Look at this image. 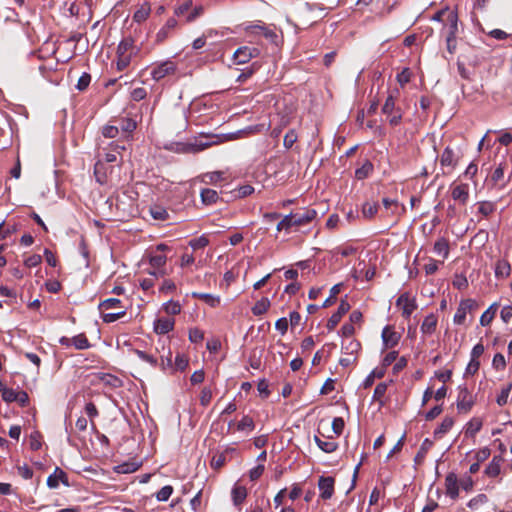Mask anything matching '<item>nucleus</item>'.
<instances>
[{
    "label": "nucleus",
    "instance_id": "1",
    "mask_svg": "<svg viewBox=\"0 0 512 512\" xmlns=\"http://www.w3.org/2000/svg\"><path fill=\"white\" fill-rule=\"evenodd\" d=\"M112 308H123L121 300L117 298H108L99 304V310L102 314V320L105 323H112L126 315L125 310L120 312H109Z\"/></svg>",
    "mask_w": 512,
    "mask_h": 512
},
{
    "label": "nucleus",
    "instance_id": "2",
    "mask_svg": "<svg viewBox=\"0 0 512 512\" xmlns=\"http://www.w3.org/2000/svg\"><path fill=\"white\" fill-rule=\"evenodd\" d=\"M168 249L169 247L166 244L161 243L156 246L155 251L150 253L149 263L154 269V271L149 272L151 275L155 277L165 275L164 266L166 265L167 257L163 252Z\"/></svg>",
    "mask_w": 512,
    "mask_h": 512
},
{
    "label": "nucleus",
    "instance_id": "3",
    "mask_svg": "<svg viewBox=\"0 0 512 512\" xmlns=\"http://www.w3.org/2000/svg\"><path fill=\"white\" fill-rule=\"evenodd\" d=\"M58 65V62L54 65L53 61L50 60L40 67L42 75L54 85H59L64 76L62 68H57Z\"/></svg>",
    "mask_w": 512,
    "mask_h": 512
},
{
    "label": "nucleus",
    "instance_id": "4",
    "mask_svg": "<svg viewBox=\"0 0 512 512\" xmlns=\"http://www.w3.org/2000/svg\"><path fill=\"white\" fill-rule=\"evenodd\" d=\"M478 308V303L476 300L468 298L461 300L457 311L454 315L453 322L457 325H462L465 323L466 315L468 312H472Z\"/></svg>",
    "mask_w": 512,
    "mask_h": 512
},
{
    "label": "nucleus",
    "instance_id": "5",
    "mask_svg": "<svg viewBox=\"0 0 512 512\" xmlns=\"http://www.w3.org/2000/svg\"><path fill=\"white\" fill-rule=\"evenodd\" d=\"M137 115L134 117H131L129 115L126 116H120L118 118H115L112 122L116 124V126L119 127V132L121 131L124 134V137L126 139L131 137V134L135 131L137 128Z\"/></svg>",
    "mask_w": 512,
    "mask_h": 512
},
{
    "label": "nucleus",
    "instance_id": "6",
    "mask_svg": "<svg viewBox=\"0 0 512 512\" xmlns=\"http://www.w3.org/2000/svg\"><path fill=\"white\" fill-rule=\"evenodd\" d=\"M382 112L387 115L390 124L393 126L398 125L402 119V112L399 107H396L395 98H386Z\"/></svg>",
    "mask_w": 512,
    "mask_h": 512
},
{
    "label": "nucleus",
    "instance_id": "7",
    "mask_svg": "<svg viewBox=\"0 0 512 512\" xmlns=\"http://www.w3.org/2000/svg\"><path fill=\"white\" fill-rule=\"evenodd\" d=\"M474 405V399L466 386H460L457 396V409L460 412L468 413Z\"/></svg>",
    "mask_w": 512,
    "mask_h": 512
},
{
    "label": "nucleus",
    "instance_id": "8",
    "mask_svg": "<svg viewBox=\"0 0 512 512\" xmlns=\"http://www.w3.org/2000/svg\"><path fill=\"white\" fill-rule=\"evenodd\" d=\"M450 189L453 200L462 206H466L470 197L469 185L466 183L452 184Z\"/></svg>",
    "mask_w": 512,
    "mask_h": 512
},
{
    "label": "nucleus",
    "instance_id": "9",
    "mask_svg": "<svg viewBox=\"0 0 512 512\" xmlns=\"http://www.w3.org/2000/svg\"><path fill=\"white\" fill-rule=\"evenodd\" d=\"M335 479L331 476H321L318 480L319 497L323 500H329L334 494Z\"/></svg>",
    "mask_w": 512,
    "mask_h": 512
},
{
    "label": "nucleus",
    "instance_id": "10",
    "mask_svg": "<svg viewBox=\"0 0 512 512\" xmlns=\"http://www.w3.org/2000/svg\"><path fill=\"white\" fill-rule=\"evenodd\" d=\"M293 215V223L295 227L305 226L311 223L317 217V211L312 208H304L300 211L292 213Z\"/></svg>",
    "mask_w": 512,
    "mask_h": 512
},
{
    "label": "nucleus",
    "instance_id": "11",
    "mask_svg": "<svg viewBox=\"0 0 512 512\" xmlns=\"http://www.w3.org/2000/svg\"><path fill=\"white\" fill-rule=\"evenodd\" d=\"M260 54V50L256 47L243 46L239 47L233 54L234 60L238 64H244L250 61L252 58L257 57Z\"/></svg>",
    "mask_w": 512,
    "mask_h": 512
},
{
    "label": "nucleus",
    "instance_id": "12",
    "mask_svg": "<svg viewBox=\"0 0 512 512\" xmlns=\"http://www.w3.org/2000/svg\"><path fill=\"white\" fill-rule=\"evenodd\" d=\"M175 70H176L175 63L170 60H167V61L161 62L160 64H157L156 66H154L151 69L150 74L153 79L160 80V79L164 78L165 76L174 73Z\"/></svg>",
    "mask_w": 512,
    "mask_h": 512
},
{
    "label": "nucleus",
    "instance_id": "13",
    "mask_svg": "<svg viewBox=\"0 0 512 512\" xmlns=\"http://www.w3.org/2000/svg\"><path fill=\"white\" fill-rule=\"evenodd\" d=\"M382 341L384 349H390L398 345L400 334L394 330V327L387 325L382 330Z\"/></svg>",
    "mask_w": 512,
    "mask_h": 512
},
{
    "label": "nucleus",
    "instance_id": "14",
    "mask_svg": "<svg viewBox=\"0 0 512 512\" xmlns=\"http://www.w3.org/2000/svg\"><path fill=\"white\" fill-rule=\"evenodd\" d=\"M458 32V15L457 12L448 13L447 21L444 23L442 33L444 37L456 38Z\"/></svg>",
    "mask_w": 512,
    "mask_h": 512
},
{
    "label": "nucleus",
    "instance_id": "15",
    "mask_svg": "<svg viewBox=\"0 0 512 512\" xmlns=\"http://www.w3.org/2000/svg\"><path fill=\"white\" fill-rule=\"evenodd\" d=\"M112 173V167L108 166L102 160H98L94 166V174L96 180L101 185L106 184L108 181V175Z\"/></svg>",
    "mask_w": 512,
    "mask_h": 512
},
{
    "label": "nucleus",
    "instance_id": "16",
    "mask_svg": "<svg viewBox=\"0 0 512 512\" xmlns=\"http://www.w3.org/2000/svg\"><path fill=\"white\" fill-rule=\"evenodd\" d=\"M175 320L173 318H158L154 321V332L156 334L164 335L174 329Z\"/></svg>",
    "mask_w": 512,
    "mask_h": 512
},
{
    "label": "nucleus",
    "instance_id": "17",
    "mask_svg": "<svg viewBox=\"0 0 512 512\" xmlns=\"http://www.w3.org/2000/svg\"><path fill=\"white\" fill-rule=\"evenodd\" d=\"M446 494L455 500L459 495V483L457 475L453 472L448 473L445 478Z\"/></svg>",
    "mask_w": 512,
    "mask_h": 512
},
{
    "label": "nucleus",
    "instance_id": "18",
    "mask_svg": "<svg viewBox=\"0 0 512 512\" xmlns=\"http://www.w3.org/2000/svg\"><path fill=\"white\" fill-rule=\"evenodd\" d=\"M74 347L77 350H85L91 347V344L84 333H80L71 338L66 337V348Z\"/></svg>",
    "mask_w": 512,
    "mask_h": 512
},
{
    "label": "nucleus",
    "instance_id": "19",
    "mask_svg": "<svg viewBox=\"0 0 512 512\" xmlns=\"http://www.w3.org/2000/svg\"><path fill=\"white\" fill-rule=\"evenodd\" d=\"M506 168L505 163H500L495 170L492 172L489 182L492 184L493 187L497 189H503L506 186V182L503 181L504 179V171Z\"/></svg>",
    "mask_w": 512,
    "mask_h": 512
},
{
    "label": "nucleus",
    "instance_id": "20",
    "mask_svg": "<svg viewBox=\"0 0 512 512\" xmlns=\"http://www.w3.org/2000/svg\"><path fill=\"white\" fill-rule=\"evenodd\" d=\"M438 324V318L434 313H430L427 315L420 327V330L423 335H431L436 331Z\"/></svg>",
    "mask_w": 512,
    "mask_h": 512
},
{
    "label": "nucleus",
    "instance_id": "21",
    "mask_svg": "<svg viewBox=\"0 0 512 512\" xmlns=\"http://www.w3.org/2000/svg\"><path fill=\"white\" fill-rule=\"evenodd\" d=\"M332 439V436H328L327 439H322L317 435L314 436V441L316 442L317 446L325 453H333L338 449V443Z\"/></svg>",
    "mask_w": 512,
    "mask_h": 512
},
{
    "label": "nucleus",
    "instance_id": "22",
    "mask_svg": "<svg viewBox=\"0 0 512 512\" xmlns=\"http://www.w3.org/2000/svg\"><path fill=\"white\" fill-rule=\"evenodd\" d=\"M457 156L451 147H446L440 156V164L442 167L455 168L457 165Z\"/></svg>",
    "mask_w": 512,
    "mask_h": 512
},
{
    "label": "nucleus",
    "instance_id": "23",
    "mask_svg": "<svg viewBox=\"0 0 512 512\" xmlns=\"http://www.w3.org/2000/svg\"><path fill=\"white\" fill-rule=\"evenodd\" d=\"M382 204L385 208L386 216H395L400 213V210L405 211V207L400 205V203L395 199L384 197L382 199Z\"/></svg>",
    "mask_w": 512,
    "mask_h": 512
},
{
    "label": "nucleus",
    "instance_id": "24",
    "mask_svg": "<svg viewBox=\"0 0 512 512\" xmlns=\"http://www.w3.org/2000/svg\"><path fill=\"white\" fill-rule=\"evenodd\" d=\"M495 276L496 278H507L511 274V265L506 259H499L495 263Z\"/></svg>",
    "mask_w": 512,
    "mask_h": 512
},
{
    "label": "nucleus",
    "instance_id": "25",
    "mask_svg": "<svg viewBox=\"0 0 512 512\" xmlns=\"http://www.w3.org/2000/svg\"><path fill=\"white\" fill-rule=\"evenodd\" d=\"M248 495L247 489L245 486H241L235 484L231 491L232 501L235 506H240L246 499Z\"/></svg>",
    "mask_w": 512,
    "mask_h": 512
},
{
    "label": "nucleus",
    "instance_id": "26",
    "mask_svg": "<svg viewBox=\"0 0 512 512\" xmlns=\"http://www.w3.org/2000/svg\"><path fill=\"white\" fill-rule=\"evenodd\" d=\"M502 462H503L502 456H494L492 458L491 462L486 467V469L484 471L485 474L490 478L497 477L500 474V468H501Z\"/></svg>",
    "mask_w": 512,
    "mask_h": 512
},
{
    "label": "nucleus",
    "instance_id": "27",
    "mask_svg": "<svg viewBox=\"0 0 512 512\" xmlns=\"http://www.w3.org/2000/svg\"><path fill=\"white\" fill-rule=\"evenodd\" d=\"M454 425V419L452 417L446 416L440 425L434 430V438L441 439L446 433L450 431V429Z\"/></svg>",
    "mask_w": 512,
    "mask_h": 512
},
{
    "label": "nucleus",
    "instance_id": "28",
    "mask_svg": "<svg viewBox=\"0 0 512 512\" xmlns=\"http://www.w3.org/2000/svg\"><path fill=\"white\" fill-rule=\"evenodd\" d=\"M177 26V20L174 17H170L165 25L158 31L156 35L157 42L164 41L171 30H173Z\"/></svg>",
    "mask_w": 512,
    "mask_h": 512
},
{
    "label": "nucleus",
    "instance_id": "29",
    "mask_svg": "<svg viewBox=\"0 0 512 512\" xmlns=\"http://www.w3.org/2000/svg\"><path fill=\"white\" fill-rule=\"evenodd\" d=\"M498 307L499 303L494 302L489 306V308L486 311L483 312V314L480 317V324L482 326H488L493 321L498 310Z\"/></svg>",
    "mask_w": 512,
    "mask_h": 512
},
{
    "label": "nucleus",
    "instance_id": "30",
    "mask_svg": "<svg viewBox=\"0 0 512 512\" xmlns=\"http://www.w3.org/2000/svg\"><path fill=\"white\" fill-rule=\"evenodd\" d=\"M483 421L480 418H472L467 424L465 429L466 437H475V435L481 430Z\"/></svg>",
    "mask_w": 512,
    "mask_h": 512
},
{
    "label": "nucleus",
    "instance_id": "31",
    "mask_svg": "<svg viewBox=\"0 0 512 512\" xmlns=\"http://www.w3.org/2000/svg\"><path fill=\"white\" fill-rule=\"evenodd\" d=\"M385 373L386 372L384 368L376 367L375 369H373L371 373L363 381V388H370L374 384L375 379L383 378L385 376Z\"/></svg>",
    "mask_w": 512,
    "mask_h": 512
},
{
    "label": "nucleus",
    "instance_id": "32",
    "mask_svg": "<svg viewBox=\"0 0 512 512\" xmlns=\"http://www.w3.org/2000/svg\"><path fill=\"white\" fill-rule=\"evenodd\" d=\"M192 297L202 300L210 307H217L220 304V297L208 293L193 292Z\"/></svg>",
    "mask_w": 512,
    "mask_h": 512
},
{
    "label": "nucleus",
    "instance_id": "33",
    "mask_svg": "<svg viewBox=\"0 0 512 512\" xmlns=\"http://www.w3.org/2000/svg\"><path fill=\"white\" fill-rule=\"evenodd\" d=\"M164 148L175 153H188L193 150V144L183 142H171L169 144L164 145Z\"/></svg>",
    "mask_w": 512,
    "mask_h": 512
},
{
    "label": "nucleus",
    "instance_id": "34",
    "mask_svg": "<svg viewBox=\"0 0 512 512\" xmlns=\"http://www.w3.org/2000/svg\"><path fill=\"white\" fill-rule=\"evenodd\" d=\"M200 196H201L202 203L205 205L215 204L219 199V195H218L217 191L210 189V188L202 189Z\"/></svg>",
    "mask_w": 512,
    "mask_h": 512
},
{
    "label": "nucleus",
    "instance_id": "35",
    "mask_svg": "<svg viewBox=\"0 0 512 512\" xmlns=\"http://www.w3.org/2000/svg\"><path fill=\"white\" fill-rule=\"evenodd\" d=\"M270 305V300L267 297H263L254 304V306L251 308V311L253 315L261 316L268 311Z\"/></svg>",
    "mask_w": 512,
    "mask_h": 512
},
{
    "label": "nucleus",
    "instance_id": "36",
    "mask_svg": "<svg viewBox=\"0 0 512 512\" xmlns=\"http://www.w3.org/2000/svg\"><path fill=\"white\" fill-rule=\"evenodd\" d=\"M434 252L446 259L449 255V242L446 238L438 239L434 244Z\"/></svg>",
    "mask_w": 512,
    "mask_h": 512
},
{
    "label": "nucleus",
    "instance_id": "37",
    "mask_svg": "<svg viewBox=\"0 0 512 512\" xmlns=\"http://www.w3.org/2000/svg\"><path fill=\"white\" fill-rule=\"evenodd\" d=\"M59 482L64 483V470L57 467L54 474H51L47 478V485L50 488H57L59 486Z\"/></svg>",
    "mask_w": 512,
    "mask_h": 512
},
{
    "label": "nucleus",
    "instance_id": "38",
    "mask_svg": "<svg viewBox=\"0 0 512 512\" xmlns=\"http://www.w3.org/2000/svg\"><path fill=\"white\" fill-rule=\"evenodd\" d=\"M379 210L377 202H365L362 206V215L366 219H372Z\"/></svg>",
    "mask_w": 512,
    "mask_h": 512
},
{
    "label": "nucleus",
    "instance_id": "39",
    "mask_svg": "<svg viewBox=\"0 0 512 512\" xmlns=\"http://www.w3.org/2000/svg\"><path fill=\"white\" fill-rule=\"evenodd\" d=\"M236 429L238 431L251 432L255 429V422L251 416L244 415L242 419L236 424Z\"/></svg>",
    "mask_w": 512,
    "mask_h": 512
},
{
    "label": "nucleus",
    "instance_id": "40",
    "mask_svg": "<svg viewBox=\"0 0 512 512\" xmlns=\"http://www.w3.org/2000/svg\"><path fill=\"white\" fill-rule=\"evenodd\" d=\"M372 172H373V164L369 160H366L361 167L356 169L355 177L358 180H363V179L367 178Z\"/></svg>",
    "mask_w": 512,
    "mask_h": 512
},
{
    "label": "nucleus",
    "instance_id": "41",
    "mask_svg": "<svg viewBox=\"0 0 512 512\" xmlns=\"http://www.w3.org/2000/svg\"><path fill=\"white\" fill-rule=\"evenodd\" d=\"M231 457H227L226 453H219L212 457L210 466L214 470H220L229 460Z\"/></svg>",
    "mask_w": 512,
    "mask_h": 512
},
{
    "label": "nucleus",
    "instance_id": "42",
    "mask_svg": "<svg viewBox=\"0 0 512 512\" xmlns=\"http://www.w3.org/2000/svg\"><path fill=\"white\" fill-rule=\"evenodd\" d=\"M388 384L385 382H381L377 384L373 393V400L378 402L381 406L384 405V396L387 392Z\"/></svg>",
    "mask_w": 512,
    "mask_h": 512
},
{
    "label": "nucleus",
    "instance_id": "43",
    "mask_svg": "<svg viewBox=\"0 0 512 512\" xmlns=\"http://www.w3.org/2000/svg\"><path fill=\"white\" fill-rule=\"evenodd\" d=\"M151 11L148 3L143 4L139 9L134 12L133 20L137 23H141L147 19Z\"/></svg>",
    "mask_w": 512,
    "mask_h": 512
},
{
    "label": "nucleus",
    "instance_id": "44",
    "mask_svg": "<svg viewBox=\"0 0 512 512\" xmlns=\"http://www.w3.org/2000/svg\"><path fill=\"white\" fill-rule=\"evenodd\" d=\"M361 349V344L357 340H350L346 345L342 347V352L344 355L348 356H357V353Z\"/></svg>",
    "mask_w": 512,
    "mask_h": 512
},
{
    "label": "nucleus",
    "instance_id": "45",
    "mask_svg": "<svg viewBox=\"0 0 512 512\" xmlns=\"http://www.w3.org/2000/svg\"><path fill=\"white\" fill-rule=\"evenodd\" d=\"M432 445H433V442L430 439H428V438H426L422 442L421 447H420L418 453L416 454V456L414 458V461H415L416 464H420L423 461V459L425 458L426 453L432 447Z\"/></svg>",
    "mask_w": 512,
    "mask_h": 512
},
{
    "label": "nucleus",
    "instance_id": "46",
    "mask_svg": "<svg viewBox=\"0 0 512 512\" xmlns=\"http://www.w3.org/2000/svg\"><path fill=\"white\" fill-rule=\"evenodd\" d=\"M343 287L342 283L335 284L330 289V296L323 302L322 307L327 308L336 302L337 295L341 292Z\"/></svg>",
    "mask_w": 512,
    "mask_h": 512
},
{
    "label": "nucleus",
    "instance_id": "47",
    "mask_svg": "<svg viewBox=\"0 0 512 512\" xmlns=\"http://www.w3.org/2000/svg\"><path fill=\"white\" fill-rule=\"evenodd\" d=\"M496 210V204L491 201H481L478 203V212L484 216L488 217Z\"/></svg>",
    "mask_w": 512,
    "mask_h": 512
},
{
    "label": "nucleus",
    "instance_id": "48",
    "mask_svg": "<svg viewBox=\"0 0 512 512\" xmlns=\"http://www.w3.org/2000/svg\"><path fill=\"white\" fill-rule=\"evenodd\" d=\"M162 309L167 313L168 315H178L181 312V305L178 301L169 300L166 303L163 304Z\"/></svg>",
    "mask_w": 512,
    "mask_h": 512
},
{
    "label": "nucleus",
    "instance_id": "49",
    "mask_svg": "<svg viewBox=\"0 0 512 512\" xmlns=\"http://www.w3.org/2000/svg\"><path fill=\"white\" fill-rule=\"evenodd\" d=\"M512 389V383L504 385L496 398V402L499 406H504L508 402V398Z\"/></svg>",
    "mask_w": 512,
    "mask_h": 512
},
{
    "label": "nucleus",
    "instance_id": "50",
    "mask_svg": "<svg viewBox=\"0 0 512 512\" xmlns=\"http://www.w3.org/2000/svg\"><path fill=\"white\" fill-rule=\"evenodd\" d=\"M141 360L147 362L150 366L152 367H158V359L153 356V355H150L144 351H141V350H138V349H135L133 351Z\"/></svg>",
    "mask_w": 512,
    "mask_h": 512
},
{
    "label": "nucleus",
    "instance_id": "51",
    "mask_svg": "<svg viewBox=\"0 0 512 512\" xmlns=\"http://www.w3.org/2000/svg\"><path fill=\"white\" fill-rule=\"evenodd\" d=\"M91 82V75L87 72H83L82 75L78 78L75 88L79 92H83L89 86Z\"/></svg>",
    "mask_w": 512,
    "mask_h": 512
},
{
    "label": "nucleus",
    "instance_id": "52",
    "mask_svg": "<svg viewBox=\"0 0 512 512\" xmlns=\"http://www.w3.org/2000/svg\"><path fill=\"white\" fill-rule=\"evenodd\" d=\"M209 244V239L205 236V235H202L198 238H194V239H191L189 241V246L193 249V250H199V249H203L205 248L207 245Z\"/></svg>",
    "mask_w": 512,
    "mask_h": 512
},
{
    "label": "nucleus",
    "instance_id": "53",
    "mask_svg": "<svg viewBox=\"0 0 512 512\" xmlns=\"http://www.w3.org/2000/svg\"><path fill=\"white\" fill-rule=\"evenodd\" d=\"M133 46V39L132 38H124L120 41L117 47V56H121L123 54H129L128 51Z\"/></svg>",
    "mask_w": 512,
    "mask_h": 512
},
{
    "label": "nucleus",
    "instance_id": "54",
    "mask_svg": "<svg viewBox=\"0 0 512 512\" xmlns=\"http://www.w3.org/2000/svg\"><path fill=\"white\" fill-rule=\"evenodd\" d=\"M173 491L174 488L171 485H166L156 493V499L160 502L167 501L172 495Z\"/></svg>",
    "mask_w": 512,
    "mask_h": 512
},
{
    "label": "nucleus",
    "instance_id": "55",
    "mask_svg": "<svg viewBox=\"0 0 512 512\" xmlns=\"http://www.w3.org/2000/svg\"><path fill=\"white\" fill-rule=\"evenodd\" d=\"M158 366H160L161 370L166 372L168 370H174L173 363H172V353L169 350L167 356L162 355L161 356V362H158Z\"/></svg>",
    "mask_w": 512,
    "mask_h": 512
},
{
    "label": "nucleus",
    "instance_id": "56",
    "mask_svg": "<svg viewBox=\"0 0 512 512\" xmlns=\"http://www.w3.org/2000/svg\"><path fill=\"white\" fill-rule=\"evenodd\" d=\"M119 133V127L116 124H108L102 128V135L106 138H116Z\"/></svg>",
    "mask_w": 512,
    "mask_h": 512
},
{
    "label": "nucleus",
    "instance_id": "57",
    "mask_svg": "<svg viewBox=\"0 0 512 512\" xmlns=\"http://www.w3.org/2000/svg\"><path fill=\"white\" fill-rule=\"evenodd\" d=\"M298 135L294 129H290L284 136L283 145L286 149H290L297 141Z\"/></svg>",
    "mask_w": 512,
    "mask_h": 512
},
{
    "label": "nucleus",
    "instance_id": "58",
    "mask_svg": "<svg viewBox=\"0 0 512 512\" xmlns=\"http://www.w3.org/2000/svg\"><path fill=\"white\" fill-rule=\"evenodd\" d=\"M151 216L156 220H166L169 216L166 209L161 206H154L150 209Z\"/></svg>",
    "mask_w": 512,
    "mask_h": 512
},
{
    "label": "nucleus",
    "instance_id": "59",
    "mask_svg": "<svg viewBox=\"0 0 512 512\" xmlns=\"http://www.w3.org/2000/svg\"><path fill=\"white\" fill-rule=\"evenodd\" d=\"M412 76V71L409 68H403L401 72H399L396 76L398 83L400 86H404L410 81Z\"/></svg>",
    "mask_w": 512,
    "mask_h": 512
},
{
    "label": "nucleus",
    "instance_id": "60",
    "mask_svg": "<svg viewBox=\"0 0 512 512\" xmlns=\"http://www.w3.org/2000/svg\"><path fill=\"white\" fill-rule=\"evenodd\" d=\"M188 359L183 354H177L175 357L174 370L184 371L188 367Z\"/></svg>",
    "mask_w": 512,
    "mask_h": 512
},
{
    "label": "nucleus",
    "instance_id": "61",
    "mask_svg": "<svg viewBox=\"0 0 512 512\" xmlns=\"http://www.w3.org/2000/svg\"><path fill=\"white\" fill-rule=\"evenodd\" d=\"M488 501L485 494H478L468 502V507L471 509H478V507Z\"/></svg>",
    "mask_w": 512,
    "mask_h": 512
},
{
    "label": "nucleus",
    "instance_id": "62",
    "mask_svg": "<svg viewBox=\"0 0 512 512\" xmlns=\"http://www.w3.org/2000/svg\"><path fill=\"white\" fill-rule=\"evenodd\" d=\"M345 422L342 417H335L332 421V430L336 436H340L343 433Z\"/></svg>",
    "mask_w": 512,
    "mask_h": 512
},
{
    "label": "nucleus",
    "instance_id": "63",
    "mask_svg": "<svg viewBox=\"0 0 512 512\" xmlns=\"http://www.w3.org/2000/svg\"><path fill=\"white\" fill-rule=\"evenodd\" d=\"M1 392H2V399L5 402L11 403V402L16 401L18 391L14 390L12 388L5 387L4 390H2Z\"/></svg>",
    "mask_w": 512,
    "mask_h": 512
},
{
    "label": "nucleus",
    "instance_id": "64",
    "mask_svg": "<svg viewBox=\"0 0 512 512\" xmlns=\"http://www.w3.org/2000/svg\"><path fill=\"white\" fill-rule=\"evenodd\" d=\"M500 318L504 323H509L512 319V304L506 305L501 309Z\"/></svg>",
    "mask_w": 512,
    "mask_h": 512
}]
</instances>
